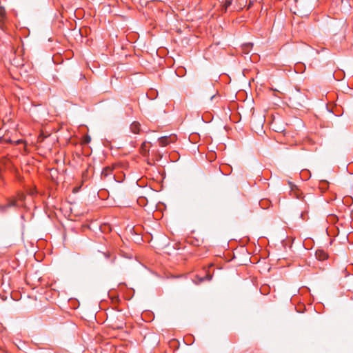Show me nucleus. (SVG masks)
Returning a JSON list of instances; mask_svg holds the SVG:
<instances>
[{
	"mask_svg": "<svg viewBox=\"0 0 353 353\" xmlns=\"http://www.w3.org/2000/svg\"><path fill=\"white\" fill-rule=\"evenodd\" d=\"M289 185L291 189V194L297 199H301V194L299 193L297 187L291 182H289Z\"/></svg>",
	"mask_w": 353,
	"mask_h": 353,
	"instance_id": "obj_3",
	"label": "nucleus"
},
{
	"mask_svg": "<svg viewBox=\"0 0 353 353\" xmlns=\"http://www.w3.org/2000/svg\"><path fill=\"white\" fill-rule=\"evenodd\" d=\"M140 123L137 121H134L130 125V130L134 134H139L141 130Z\"/></svg>",
	"mask_w": 353,
	"mask_h": 353,
	"instance_id": "obj_4",
	"label": "nucleus"
},
{
	"mask_svg": "<svg viewBox=\"0 0 353 353\" xmlns=\"http://www.w3.org/2000/svg\"><path fill=\"white\" fill-rule=\"evenodd\" d=\"M140 150H141V153L143 155H146L149 151L148 143L145 142L143 143L141 146Z\"/></svg>",
	"mask_w": 353,
	"mask_h": 353,
	"instance_id": "obj_7",
	"label": "nucleus"
},
{
	"mask_svg": "<svg viewBox=\"0 0 353 353\" xmlns=\"http://www.w3.org/2000/svg\"><path fill=\"white\" fill-rule=\"evenodd\" d=\"M20 199H21V200H23V195H20Z\"/></svg>",
	"mask_w": 353,
	"mask_h": 353,
	"instance_id": "obj_13",
	"label": "nucleus"
},
{
	"mask_svg": "<svg viewBox=\"0 0 353 353\" xmlns=\"http://www.w3.org/2000/svg\"><path fill=\"white\" fill-rule=\"evenodd\" d=\"M212 276L210 273H207L206 276L205 277H198L199 282H202L204 280H211Z\"/></svg>",
	"mask_w": 353,
	"mask_h": 353,
	"instance_id": "obj_10",
	"label": "nucleus"
},
{
	"mask_svg": "<svg viewBox=\"0 0 353 353\" xmlns=\"http://www.w3.org/2000/svg\"><path fill=\"white\" fill-rule=\"evenodd\" d=\"M17 202L15 199H9L5 205H0V211L5 212L7 208L17 206Z\"/></svg>",
	"mask_w": 353,
	"mask_h": 353,
	"instance_id": "obj_2",
	"label": "nucleus"
},
{
	"mask_svg": "<svg viewBox=\"0 0 353 353\" xmlns=\"http://www.w3.org/2000/svg\"><path fill=\"white\" fill-rule=\"evenodd\" d=\"M253 44L251 43H246V44H244L243 46V50L245 52H248L250 49L252 47Z\"/></svg>",
	"mask_w": 353,
	"mask_h": 353,
	"instance_id": "obj_11",
	"label": "nucleus"
},
{
	"mask_svg": "<svg viewBox=\"0 0 353 353\" xmlns=\"http://www.w3.org/2000/svg\"><path fill=\"white\" fill-rule=\"evenodd\" d=\"M112 170L110 167L105 168L101 172V176L103 178H106L110 174H112Z\"/></svg>",
	"mask_w": 353,
	"mask_h": 353,
	"instance_id": "obj_6",
	"label": "nucleus"
},
{
	"mask_svg": "<svg viewBox=\"0 0 353 353\" xmlns=\"http://www.w3.org/2000/svg\"><path fill=\"white\" fill-rule=\"evenodd\" d=\"M90 138H87L85 141L88 142L90 141Z\"/></svg>",
	"mask_w": 353,
	"mask_h": 353,
	"instance_id": "obj_14",
	"label": "nucleus"
},
{
	"mask_svg": "<svg viewBox=\"0 0 353 353\" xmlns=\"http://www.w3.org/2000/svg\"><path fill=\"white\" fill-rule=\"evenodd\" d=\"M6 10L4 8L0 7V21H3L6 17Z\"/></svg>",
	"mask_w": 353,
	"mask_h": 353,
	"instance_id": "obj_9",
	"label": "nucleus"
},
{
	"mask_svg": "<svg viewBox=\"0 0 353 353\" xmlns=\"http://www.w3.org/2000/svg\"><path fill=\"white\" fill-rule=\"evenodd\" d=\"M45 137H46V136H44L43 135V134H41L38 137L39 141H42Z\"/></svg>",
	"mask_w": 353,
	"mask_h": 353,
	"instance_id": "obj_12",
	"label": "nucleus"
},
{
	"mask_svg": "<svg viewBox=\"0 0 353 353\" xmlns=\"http://www.w3.org/2000/svg\"><path fill=\"white\" fill-rule=\"evenodd\" d=\"M214 97V95L211 97V100Z\"/></svg>",
	"mask_w": 353,
	"mask_h": 353,
	"instance_id": "obj_15",
	"label": "nucleus"
},
{
	"mask_svg": "<svg viewBox=\"0 0 353 353\" xmlns=\"http://www.w3.org/2000/svg\"><path fill=\"white\" fill-rule=\"evenodd\" d=\"M177 138L175 134H170L169 136H164L159 138L158 142L160 146L165 147L170 143L176 142Z\"/></svg>",
	"mask_w": 353,
	"mask_h": 353,
	"instance_id": "obj_1",
	"label": "nucleus"
},
{
	"mask_svg": "<svg viewBox=\"0 0 353 353\" xmlns=\"http://www.w3.org/2000/svg\"><path fill=\"white\" fill-rule=\"evenodd\" d=\"M232 0H225L222 8L224 12H226L228 8L232 5Z\"/></svg>",
	"mask_w": 353,
	"mask_h": 353,
	"instance_id": "obj_8",
	"label": "nucleus"
},
{
	"mask_svg": "<svg viewBox=\"0 0 353 353\" xmlns=\"http://www.w3.org/2000/svg\"><path fill=\"white\" fill-rule=\"evenodd\" d=\"M315 255L316 258L319 261H324L327 259V254L323 250H317Z\"/></svg>",
	"mask_w": 353,
	"mask_h": 353,
	"instance_id": "obj_5",
	"label": "nucleus"
}]
</instances>
